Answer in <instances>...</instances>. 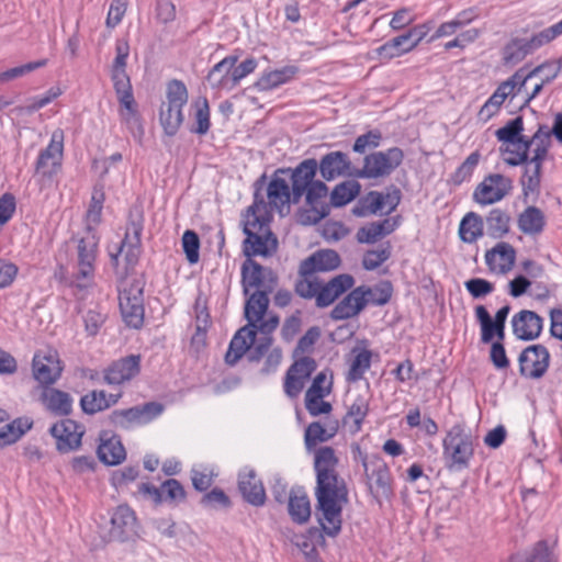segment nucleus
Instances as JSON below:
<instances>
[{
	"instance_id": "obj_14",
	"label": "nucleus",
	"mask_w": 562,
	"mask_h": 562,
	"mask_svg": "<svg viewBox=\"0 0 562 562\" xmlns=\"http://www.w3.org/2000/svg\"><path fill=\"white\" fill-rule=\"evenodd\" d=\"M99 236L94 228H86L85 234L78 241V272L77 280H91L94 273V261L97 259Z\"/></svg>"
},
{
	"instance_id": "obj_40",
	"label": "nucleus",
	"mask_w": 562,
	"mask_h": 562,
	"mask_svg": "<svg viewBox=\"0 0 562 562\" xmlns=\"http://www.w3.org/2000/svg\"><path fill=\"white\" fill-rule=\"evenodd\" d=\"M510 216L502 209H493L485 218L486 233L493 238H502L509 232Z\"/></svg>"
},
{
	"instance_id": "obj_37",
	"label": "nucleus",
	"mask_w": 562,
	"mask_h": 562,
	"mask_svg": "<svg viewBox=\"0 0 562 562\" xmlns=\"http://www.w3.org/2000/svg\"><path fill=\"white\" fill-rule=\"evenodd\" d=\"M33 420L29 417H18L0 428V448L19 441L31 428Z\"/></svg>"
},
{
	"instance_id": "obj_21",
	"label": "nucleus",
	"mask_w": 562,
	"mask_h": 562,
	"mask_svg": "<svg viewBox=\"0 0 562 562\" xmlns=\"http://www.w3.org/2000/svg\"><path fill=\"white\" fill-rule=\"evenodd\" d=\"M137 535L135 513L127 505H120L111 517V540L126 541Z\"/></svg>"
},
{
	"instance_id": "obj_30",
	"label": "nucleus",
	"mask_w": 562,
	"mask_h": 562,
	"mask_svg": "<svg viewBox=\"0 0 562 562\" xmlns=\"http://www.w3.org/2000/svg\"><path fill=\"white\" fill-rule=\"evenodd\" d=\"M562 34V22H558L554 25L535 34L528 41H519L514 45L518 46L517 59H522L528 54H531L533 50L538 49L544 44L550 43L555 37Z\"/></svg>"
},
{
	"instance_id": "obj_63",
	"label": "nucleus",
	"mask_w": 562,
	"mask_h": 562,
	"mask_svg": "<svg viewBox=\"0 0 562 562\" xmlns=\"http://www.w3.org/2000/svg\"><path fill=\"white\" fill-rule=\"evenodd\" d=\"M316 369V362L314 359L310 357H303L299 360H296L289 369L288 372L291 374H295L297 378L302 379L303 381H307L311 376V374Z\"/></svg>"
},
{
	"instance_id": "obj_35",
	"label": "nucleus",
	"mask_w": 562,
	"mask_h": 562,
	"mask_svg": "<svg viewBox=\"0 0 562 562\" xmlns=\"http://www.w3.org/2000/svg\"><path fill=\"white\" fill-rule=\"evenodd\" d=\"M42 402L54 415L66 416L71 413L72 398L64 391L45 389L42 393Z\"/></svg>"
},
{
	"instance_id": "obj_31",
	"label": "nucleus",
	"mask_w": 562,
	"mask_h": 562,
	"mask_svg": "<svg viewBox=\"0 0 562 562\" xmlns=\"http://www.w3.org/2000/svg\"><path fill=\"white\" fill-rule=\"evenodd\" d=\"M288 512L291 519L303 525L311 518V503L307 494L301 487L292 488L289 493Z\"/></svg>"
},
{
	"instance_id": "obj_4",
	"label": "nucleus",
	"mask_w": 562,
	"mask_h": 562,
	"mask_svg": "<svg viewBox=\"0 0 562 562\" xmlns=\"http://www.w3.org/2000/svg\"><path fill=\"white\" fill-rule=\"evenodd\" d=\"M476 437L462 424L453 425L442 440V458L449 471L459 472L470 465Z\"/></svg>"
},
{
	"instance_id": "obj_33",
	"label": "nucleus",
	"mask_w": 562,
	"mask_h": 562,
	"mask_svg": "<svg viewBox=\"0 0 562 562\" xmlns=\"http://www.w3.org/2000/svg\"><path fill=\"white\" fill-rule=\"evenodd\" d=\"M396 226V221L392 218L372 222L360 227L356 234V238L360 244H374L393 233Z\"/></svg>"
},
{
	"instance_id": "obj_54",
	"label": "nucleus",
	"mask_w": 562,
	"mask_h": 562,
	"mask_svg": "<svg viewBox=\"0 0 562 562\" xmlns=\"http://www.w3.org/2000/svg\"><path fill=\"white\" fill-rule=\"evenodd\" d=\"M64 150V133L61 130H56L52 134L48 146L40 153L41 164H44L45 159L50 158L52 160L61 165Z\"/></svg>"
},
{
	"instance_id": "obj_3",
	"label": "nucleus",
	"mask_w": 562,
	"mask_h": 562,
	"mask_svg": "<svg viewBox=\"0 0 562 562\" xmlns=\"http://www.w3.org/2000/svg\"><path fill=\"white\" fill-rule=\"evenodd\" d=\"M270 292L256 291L246 301L245 317L248 324L241 327L231 340L225 361L234 366L247 352L255 342L257 335V323L265 316L268 306Z\"/></svg>"
},
{
	"instance_id": "obj_56",
	"label": "nucleus",
	"mask_w": 562,
	"mask_h": 562,
	"mask_svg": "<svg viewBox=\"0 0 562 562\" xmlns=\"http://www.w3.org/2000/svg\"><path fill=\"white\" fill-rule=\"evenodd\" d=\"M104 202V192L102 189L94 188L91 196V203L87 211L86 220H87V228H93L94 225H98L101 220V213L103 209Z\"/></svg>"
},
{
	"instance_id": "obj_45",
	"label": "nucleus",
	"mask_w": 562,
	"mask_h": 562,
	"mask_svg": "<svg viewBox=\"0 0 562 562\" xmlns=\"http://www.w3.org/2000/svg\"><path fill=\"white\" fill-rule=\"evenodd\" d=\"M361 186L355 180L345 181L335 187L330 194V203L334 206H344L352 201L360 192Z\"/></svg>"
},
{
	"instance_id": "obj_48",
	"label": "nucleus",
	"mask_w": 562,
	"mask_h": 562,
	"mask_svg": "<svg viewBox=\"0 0 562 562\" xmlns=\"http://www.w3.org/2000/svg\"><path fill=\"white\" fill-rule=\"evenodd\" d=\"M193 108L195 110V125L191 128V132L196 133L199 135H205L211 126L210 105L207 99L204 97L198 98L193 102Z\"/></svg>"
},
{
	"instance_id": "obj_12",
	"label": "nucleus",
	"mask_w": 562,
	"mask_h": 562,
	"mask_svg": "<svg viewBox=\"0 0 562 562\" xmlns=\"http://www.w3.org/2000/svg\"><path fill=\"white\" fill-rule=\"evenodd\" d=\"M310 209L303 211L300 215L302 224H316L330 212V205L327 203L328 188L322 181L313 182L304 193Z\"/></svg>"
},
{
	"instance_id": "obj_61",
	"label": "nucleus",
	"mask_w": 562,
	"mask_h": 562,
	"mask_svg": "<svg viewBox=\"0 0 562 562\" xmlns=\"http://www.w3.org/2000/svg\"><path fill=\"white\" fill-rule=\"evenodd\" d=\"M367 303L374 305L386 304L392 296V285L390 282H383L373 289H364Z\"/></svg>"
},
{
	"instance_id": "obj_39",
	"label": "nucleus",
	"mask_w": 562,
	"mask_h": 562,
	"mask_svg": "<svg viewBox=\"0 0 562 562\" xmlns=\"http://www.w3.org/2000/svg\"><path fill=\"white\" fill-rule=\"evenodd\" d=\"M531 144L522 138L512 143H505L501 147L504 161L509 166H519L528 161V153Z\"/></svg>"
},
{
	"instance_id": "obj_5",
	"label": "nucleus",
	"mask_w": 562,
	"mask_h": 562,
	"mask_svg": "<svg viewBox=\"0 0 562 562\" xmlns=\"http://www.w3.org/2000/svg\"><path fill=\"white\" fill-rule=\"evenodd\" d=\"M142 214L138 213L135 216L131 214L124 239L121 241L115 252H110L112 263L115 267L116 274L120 276V278H125L138 262L142 247Z\"/></svg>"
},
{
	"instance_id": "obj_15",
	"label": "nucleus",
	"mask_w": 562,
	"mask_h": 562,
	"mask_svg": "<svg viewBox=\"0 0 562 562\" xmlns=\"http://www.w3.org/2000/svg\"><path fill=\"white\" fill-rule=\"evenodd\" d=\"M520 374L529 379H540L550 363V353L542 345H532L524 349L519 358Z\"/></svg>"
},
{
	"instance_id": "obj_38",
	"label": "nucleus",
	"mask_w": 562,
	"mask_h": 562,
	"mask_svg": "<svg viewBox=\"0 0 562 562\" xmlns=\"http://www.w3.org/2000/svg\"><path fill=\"white\" fill-rule=\"evenodd\" d=\"M517 225L526 235H538L544 228L546 216L540 209L536 206H528L519 214Z\"/></svg>"
},
{
	"instance_id": "obj_11",
	"label": "nucleus",
	"mask_w": 562,
	"mask_h": 562,
	"mask_svg": "<svg viewBox=\"0 0 562 562\" xmlns=\"http://www.w3.org/2000/svg\"><path fill=\"white\" fill-rule=\"evenodd\" d=\"M513 189L510 178L501 173L486 176L473 192V200L481 205H491L499 202Z\"/></svg>"
},
{
	"instance_id": "obj_8",
	"label": "nucleus",
	"mask_w": 562,
	"mask_h": 562,
	"mask_svg": "<svg viewBox=\"0 0 562 562\" xmlns=\"http://www.w3.org/2000/svg\"><path fill=\"white\" fill-rule=\"evenodd\" d=\"M403 158L404 154L398 147L370 154L366 156L363 168L358 171V177L367 179L386 177L402 164Z\"/></svg>"
},
{
	"instance_id": "obj_10",
	"label": "nucleus",
	"mask_w": 562,
	"mask_h": 562,
	"mask_svg": "<svg viewBox=\"0 0 562 562\" xmlns=\"http://www.w3.org/2000/svg\"><path fill=\"white\" fill-rule=\"evenodd\" d=\"M241 285L245 295L250 289L272 292L277 285V276L272 269L263 267L254 259L247 258L241 265Z\"/></svg>"
},
{
	"instance_id": "obj_22",
	"label": "nucleus",
	"mask_w": 562,
	"mask_h": 562,
	"mask_svg": "<svg viewBox=\"0 0 562 562\" xmlns=\"http://www.w3.org/2000/svg\"><path fill=\"white\" fill-rule=\"evenodd\" d=\"M238 490L244 499L254 506H261L266 501V492L261 481L252 468L245 467L238 473Z\"/></svg>"
},
{
	"instance_id": "obj_51",
	"label": "nucleus",
	"mask_w": 562,
	"mask_h": 562,
	"mask_svg": "<svg viewBox=\"0 0 562 562\" xmlns=\"http://www.w3.org/2000/svg\"><path fill=\"white\" fill-rule=\"evenodd\" d=\"M140 415L138 406H134L127 409L113 411L110 420L115 427L127 429L135 424L142 425Z\"/></svg>"
},
{
	"instance_id": "obj_24",
	"label": "nucleus",
	"mask_w": 562,
	"mask_h": 562,
	"mask_svg": "<svg viewBox=\"0 0 562 562\" xmlns=\"http://www.w3.org/2000/svg\"><path fill=\"white\" fill-rule=\"evenodd\" d=\"M513 333L521 340H533L542 331L543 319L535 312L522 310L512 318Z\"/></svg>"
},
{
	"instance_id": "obj_53",
	"label": "nucleus",
	"mask_w": 562,
	"mask_h": 562,
	"mask_svg": "<svg viewBox=\"0 0 562 562\" xmlns=\"http://www.w3.org/2000/svg\"><path fill=\"white\" fill-rule=\"evenodd\" d=\"M562 68L561 63L555 61H547L542 65H539L538 67L533 68L527 76L518 78V82L520 86H524L526 81L532 77H536L538 75L542 76V81L544 83H548L552 81L557 76L559 75L560 70Z\"/></svg>"
},
{
	"instance_id": "obj_41",
	"label": "nucleus",
	"mask_w": 562,
	"mask_h": 562,
	"mask_svg": "<svg viewBox=\"0 0 562 562\" xmlns=\"http://www.w3.org/2000/svg\"><path fill=\"white\" fill-rule=\"evenodd\" d=\"M483 218L479 214L468 213L460 223V238L468 244L476 241L483 235Z\"/></svg>"
},
{
	"instance_id": "obj_60",
	"label": "nucleus",
	"mask_w": 562,
	"mask_h": 562,
	"mask_svg": "<svg viewBox=\"0 0 562 562\" xmlns=\"http://www.w3.org/2000/svg\"><path fill=\"white\" fill-rule=\"evenodd\" d=\"M371 364V351L364 349L356 355L349 370V379L352 381L360 380Z\"/></svg>"
},
{
	"instance_id": "obj_18",
	"label": "nucleus",
	"mask_w": 562,
	"mask_h": 562,
	"mask_svg": "<svg viewBox=\"0 0 562 562\" xmlns=\"http://www.w3.org/2000/svg\"><path fill=\"white\" fill-rule=\"evenodd\" d=\"M32 367L34 379L43 385L55 383L63 371L58 355L54 350L36 352Z\"/></svg>"
},
{
	"instance_id": "obj_36",
	"label": "nucleus",
	"mask_w": 562,
	"mask_h": 562,
	"mask_svg": "<svg viewBox=\"0 0 562 562\" xmlns=\"http://www.w3.org/2000/svg\"><path fill=\"white\" fill-rule=\"evenodd\" d=\"M337 429V422H329L326 425H322L319 422L311 423L304 434L306 449L311 451L317 446V443L329 440L335 436Z\"/></svg>"
},
{
	"instance_id": "obj_28",
	"label": "nucleus",
	"mask_w": 562,
	"mask_h": 562,
	"mask_svg": "<svg viewBox=\"0 0 562 562\" xmlns=\"http://www.w3.org/2000/svg\"><path fill=\"white\" fill-rule=\"evenodd\" d=\"M518 78H520V74L516 72L512 78L497 87L479 112V117L482 121L487 122L499 111L506 98L513 94L516 86L519 85Z\"/></svg>"
},
{
	"instance_id": "obj_34",
	"label": "nucleus",
	"mask_w": 562,
	"mask_h": 562,
	"mask_svg": "<svg viewBox=\"0 0 562 562\" xmlns=\"http://www.w3.org/2000/svg\"><path fill=\"white\" fill-rule=\"evenodd\" d=\"M318 167L322 177L325 180L330 181L347 173L350 167V161L345 153L331 151L321 159Z\"/></svg>"
},
{
	"instance_id": "obj_25",
	"label": "nucleus",
	"mask_w": 562,
	"mask_h": 562,
	"mask_svg": "<svg viewBox=\"0 0 562 562\" xmlns=\"http://www.w3.org/2000/svg\"><path fill=\"white\" fill-rule=\"evenodd\" d=\"M279 317L277 315H270L268 318H261L257 323V333H260L259 338H255V342L247 350L249 352L250 361H259L270 349L272 345L271 334L279 326Z\"/></svg>"
},
{
	"instance_id": "obj_7",
	"label": "nucleus",
	"mask_w": 562,
	"mask_h": 562,
	"mask_svg": "<svg viewBox=\"0 0 562 562\" xmlns=\"http://www.w3.org/2000/svg\"><path fill=\"white\" fill-rule=\"evenodd\" d=\"M188 101V90L180 80H172L167 88V102L160 108L159 119L167 135L173 136L183 122L182 108Z\"/></svg>"
},
{
	"instance_id": "obj_58",
	"label": "nucleus",
	"mask_w": 562,
	"mask_h": 562,
	"mask_svg": "<svg viewBox=\"0 0 562 562\" xmlns=\"http://www.w3.org/2000/svg\"><path fill=\"white\" fill-rule=\"evenodd\" d=\"M524 562H557L553 546L550 547L544 540L539 541L530 554L524 557Z\"/></svg>"
},
{
	"instance_id": "obj_32",
	"label": "nucleus",
	"mask_w": 562,
	"mask_h": 562,
	"mask_svg": "<svg viewBox=\"0 0 562 562\" xmlns=\"http://www.w3.org/2000/svg\"><path fill=\"white\" fill-rule=\"evenodd\" d=\"M125 449L116 436H109L104 432L100 436V445L98 447L99 459L109 465L121 463L125 459Z\"/></svg>"
},
{
	"instance_id": "obj_46",
	"label": "nucleus",
	"mask_w": 562,
	"mask_h": 562,
	"mask_svg": "<svg viewBox=\"0 0 562 562\" xmlns=\"http://www.w3.org/2000/svg\"><path fill=\"white\" fill-rule=\"evenodd\" d=\"M413 48V44L408 42V37L402 34L378 47L376 53L382 58L392 59L408 53Z\"/></svg>"
},
{
	"instance_id": "obj_27",
	"label": "nucleus",
	"mask_w": 562,
	"mask_h": 562,
	"mask_svg": "<svg viewBox=\"0 0 562 562\" xmlns=\"http://www.w3.org/2000/svg\"><path fill=\"white\" fill-rule=\"evenodd\" d=\"M355 280L350 274H338L327 283L319 282V290L316 295L318 307L329 306L335 300L353 286Z\"/></svg>"
},
{
	"instance_id": "obj_6",
	"label": "nucleus",
	"mask_w": 562,
	"mask_h": 562,
	"mask_svg": "<svg viewBox=\"0 0 562 562\" xmlns=\"http://www.w3.org/2000/svg\"><path fill=\"white\" fill-rule=\"evenodd\" d=\"M353 450H357L360 454L369 494L380 505L383 501L391 499L394 494L393 477L384 459L378 454H363L359 446L353 447Z\"/></svg>"
},
{
	"instance_id": "obj_20",
	"label": "nucleus",
	"mask_w": 562,
	"mask_h": 562,
	"mask_svg": "<svg viewBox=\"0 0 562 562\" xmlns=\"http://www.w3.org/2000/svg\"><path fill=\"white\" fill-rule=\"evenodd\" d=\"M140 371V356L131 355L110 364L103 371V380L109 385H120L135 378Z\"/></svg>"
},
{
	"instance_id": "obj_57",
	"label": "nucleus",
	"mask_w": 562,
	"mask_h": 562,
	"mask_svg": "<svg viewBox=\"0 0 562 562\" xmlns=\"http://www.w3.org/2000/svg\"><path fill=\"white\" fill-rule=\"evenodd\" d=\"M182 248L186 254L187 260L193 265L200 259V239L195 232L186 231L182 235Z\"/></svg>"
},
{
	"instance_id": "obj_23",
	"label": "nucleus",
	"mask_w": 562,
	"mask_h": 562,
	"mask_svg": "<svg viewBox=\"0 0 562 562\" xmlns=\"http://www.w3.org/2000/svg\"><path fill=\"white\" fill-rule=\"evenodd\" d=\"M516 261L515 248L506 241L497 243L492 249L485 252V262L490 271L497 274L509 272Z\"/></svg>"
},
{
	"instance_id": "obj_43",
	"label": "nucleus",
	"mask_w": 562,
	"mask_h": 562,
	"mask_svg": "<svg viewBox=\"0 0 562 562\" xmlns=\"http://www.w3.org/2000/svg\"><path fill=\"white\" fill-rule=\"evenodd\" d=\"M116 56L111 69V79L113 82L130 80L126 74V61L130 55V45L125 40H117L115 44Z\"/></svg>"
},
{
	"instance_id": "obj_19",
	"label": "nucleus",
	"mask_w": 562,
	"mask_h": 562,
	"mask_svg": "<svg viewBox=\"0 0 562 562\" xmlns=\"http://www.w3.org/2000/svg\"><path fill=\"white\" fill-rule=\"evenodd\" d=\"M278 175L277 172L274 173L266 189L268 199V202L265 201L267 216H270L269 209L276 210L281 216H285L290 212V203L293 202L292 189L290 190L286 180Z\"/></svg>"
},
{
	"instance_id": "obj_16",
	"label": "nucleus",
	"mask_w": 562,
	"mask_h": 562,
	"mask_svg": "<svg viewBox=\"0 0 562 562\" xmlns=\"http://www.w3.org/2000/svg\"><path fill=\"white\" fill-rule=\"evenodd\" d=\"M49 432L56 439L57 450L61 453H67L81 446L85 429L83 426L72 419H63L54 424Z\"/></svg>"
},
{
	"instance_id": "obj_55",
	"label": "nucleus",
	"mask_w": 562,
	"mask_h": 562,
	"mask_svg": "<svg viewBox=\"0 0 562 562\" xmlns=\"http://www.w3.org/2000/svg\"><path fill=\"white\" fill-rule=\"evenodd\" d=\"M524 130V122L521 116H517L506 123L505 126L498 128L495 133L499 142L512 143L525 138L521 135Z\"/></svg>"
},
{
	"instance_id": "obj_2",
	"label": "nucleus",
	"mask_w": 562,
	"mask_h": 562,
	"mask_svg": "<svg viewBox=\"0 0 562 562\" xmlns=\"http://www.w3.org/2000/svg\"><path fill=\"white\" fill-rule=\"evenodd\" d=\"M265 181V175L256 181L254 203L247 209L244 221L243 231L246 238L243 241V252L246 259H252L256 256L270 257L278 249V239L270 229V216H267V205L260 193Z\"/></svg>"
},
{
	"instance_id": "obj_29",
	"label": "nucleus",
	"mask_w": 562,
	"mask_h": 562,
	"mask_svg": "<svg viewBox=\"0 0 562 562\" xmlns=\"http://www.w3.org/2000/svg\"><path fill=\"white\" fill-rule=\"evenodd\" d=\"M366 304L364 288H356L333 308L330 316L335 321L353 317L364 308Z\"/></svg>"
},
{
	"instance_id": "obj_42",
	"label": "nucleus",
	"mask_w": 562,
	"mask_h": 562,
	"mask_svg": "<svg viewBox=\"0 0 562 562\" xmlns=\"http://www.w3.org/2000/svg\"><path fill=\"white\" fill-rule=\"evenodd\" d=\"M299 68L296 66L290 65L280 69L272 70L270 72L265 74L258 86L262 90H271L277 88L288 81H290L297 74Z\"/></svg>"
},
{
	"instance_id": "obj_49",
	"label": "nucleus",
	"mask_w": 562,
	"mask_h": 562,
	"mask_svg": "<svg viewBox=\"0 0 562 562\" xmlns=\"http://www.w3.org/2000/svg\"><path fill=\"white\" fill-rule=\"evenodd\" d=\"M391 254L392 246L389 241L381 245L379 248L369 249L363 255L362 267L368 271L375 270L390 259Z\"/></svg>"
},
{
	"instance_id": "obj_47",
	"label": "nucleus",
	"mask_w": 562,
	"mask_h": 562,
	"mask_svg": "<svg viewBox=\"0 0 562 562\" xmlns=\"http://www.w3.org/2000/svg\"><path fill=\"white\" fill-rule=\"evenodd\" d=\"M401 194L398 190H394L392 193L383 194L380 192H371L368 196L369 207L372 213L392 212L400 203Z\"/></svg>"
},
{
	"instance_id": "obj_9",
	"label": "nucleus",
	"mask_w": 562,
	"mask_h": 562,
	"mask_svg": "<svg viewBox=\"0 0 562 562\" xmlns=\"http://www.w3.org/2000/svg\"><path fill=\"white\" fill-rule=\"evenodd\" d=\"M143 289L138 283L126 286L122 283L119 288V305L122 317L127 326L139 328L144 322Z\"/></svg>"
},
{
	"instance_id": "obj_50",
	"label": "nucleus",
	"mask_w": 562,
	"mask_h": 562,
	"mask_svg": "<svg viewBox=\"0 0 562 562\" xmlns=\"http://www.w3.org/2000/svg\"><path fill=\"white\" fill-rule=\"evenodd\" d=\"M525 172L521 178L522 192L525 196L537 193L540 188L541 169L540 164L526 162Z\"/></svg>"
},
{
	"instance_id": "obj_44",
	"label": "nucleus",
	"mask_w": 562,
	"mask_h": 562,
	"mask_svg": "<svg viewBox=\"0 0 562 562\" xmlns=\"http://www.w3.org/2000/svg\"><path fill=\"white\" fill-rule=\"evenodd\" d=\"M238 58L236 56H227L217 63L207 76V80L214 87H221L231 81V76Z\"/></svg>"
},
{
	"instance_id": "obj_1",
	"label": "nucleus",
	"mask_w": 562,
	"mask_h": 562,
	"mask_svg": "<svg viewBox=\"0 0 562 562\" xmlns=\"http://www.w3.org/2000/svg\"><path fill=\"white\" fill-rule=\"evenodd\" d=\"M339 458L334 448L325 446L314 451L316 474V516L322 530L336 537L341 530V512L348 503V487L338 472Z\"/></svg>"
},
{
	"instance_id": "obj_13",
	"label": "nucleus",
	"mask_w": 562,
	"mask_h": 562,
	"mask_svg": "<svg viewBox=\"0 0 562 562\" xmlns=\"http://www.w3.org/2000/svg\"><path fill=\"white\" fill-rule=\"evenodd\" d=\"M113 87L121 104L120 115L122 121L135 137H140L144 134V130L136 110L131 81L119 80L113 82Z\"/></svg>"
},
{
	"instance_id": "obj_62",
	"label": "nucleus",
	"mask_w": 562,
	"mask_h": 562,
	"mask_svg": "<svg viewBox=\"0 0 562 562\" xmlns=\"http://www.w3.org/2000/svg\"><path fill=\"white\" fill-rule=\"evenodd\" d=\"M302 279H300L295 284V292L304 299H312L317 295V292L319 290V281L316 280L314 274L308 276H301Z\"/></svg>"
},
{
	"instance_id": "obj_26",
	"label": "nucleus",
	"mask_w": 562,
	"mask_h": 562,
	"mask_svg": "<svg viewBox=\"0 0 562 562\" xmlns=\"http://www.w3.org/2000/svg\"><path fill=\"white\" fill-rule=\"evenodd\" d=\"M340 265L339 255L331 249L318 250L304 259L300 265V274L308 276L316 272L331 271Z\"/></svg>"
},
{
	"instance_id": "obj_52",
	"label": "nucleus",
	"mask_w": 562,
	"mask_h": 562,
	"mask_svg": "<svg viewBox=\"0 0 562 562\" xmlns=\"http://www.w3.org/2000/svg\"><path fill=\"white\" fill-rule=\"evenodd\" d=\"M80 406L89 415L108 409L109 404L105 401V392L94 390L87 393L81 397Z\"/></svg>"
},
{
	"instance_id": "obj_59",
	"label": "nucleus",
	"mask_w": 562,
	"mask_h": 562,
	"mask_svg": "<svg viewBox=\"0 0 562 562\" xmlns=\"http://www.w3.org/2000/svg\"><path fill=\"white\" fill-rule=\"evenodd\" d=\"M47 64L46 59H41L37 61H31L11 69H8L0 74V82L11 81L19 77L25 76L41 67H44Z\"/></svg>"
},
{
	"instance_id": "obj_17",
	"label": "nucleus",
	"mask_w": 562,
	"mask_h": 562,
	"mask_svg": "<svg viewBox=\"0 0 562 562\" xmlns=\"http://www.w3.org/2000/svg\"><path fill=\"white\" fill-rule=\"evenodd\" d=\"M318 164L316 159H305L300 162L294 169H278L277 173H290L291 175V189H292V201L299 203L301 198L304 195L307 188L315 182L314 177L316 175Z\"/></svg>"
},
{
	"instance_id": "obj_64",
	"label": "nucleus",
	"mask_w": 562,
	"mask_h": 562,
	"mask_svg": "<svg viewBox=\"0 0 562 562\" xmlns=\"http://www.w3.org/2000/svg\"><path fill=\"white\" fill-rule=\"evenodd\" d=\"M465 289L474 299H480L488 295L494 291V285L490 281L481 278H473L464 283Z\"/></svg>"
}]
</instances>
